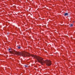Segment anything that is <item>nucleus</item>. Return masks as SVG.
Masks as SVG:
<instances>
[{"mask_svg":"<svg viewBox=\"0 0 75 75\" xmlns=\"http://www.w3.org/2000/svg\"><path fill=\"white\" fill-rule=\"evenodd\" d=\"M25 67L27 68V67H28V65H25Z\"/></svg>","mask_w":75,"mask_h":75,"instance_id":"20e7f679","label":"nucleus"},{"mask_svg":"<svg viewBox=\"0 0 75 75\" xmlns=\"http://www.w3.org/2000/svg\"><path fill=\"white\" fill-rule=\"evenodd\" d=\"M18 49H20V48H21V47H20L18 46Z\"/></svg>","mask_w":75,"mask_h":75,"instance_id":"39448f33","label":"nucleus"},{"mask_svg":"<svg viewBox=\"0 0 75 75\" xmlns=\"http://www.w3.org/2000/svg\"><path fill=\"white\" fill-rule=\"evenodd\" d=\"M73 23H74V21H73Z\"/></svg>","mask_w":75,"mask_h":75,"instance_id":"0eeeda50","label":"nucleus"},{"mask_svg":"<svg viewBox=\"0 0 75 75\" xmlns=\"http://www.w3.org/2000/svg\"><path fill=\"white\" fill-rule=\"evenodd\" d=\"M22 55L23 57H28L29 55L34 57V59H37L39 62H40L42 65H44L45 63L46 64L47 66H50L51 65V61L50 60H44V59L40 57L37 55H34V54H29V53L25 52H19V55Z\"/></svg>","mask_w":75,"mask_h":75,"instance_id":"f257e3e1","label":"nucleus"},{"mask_svg":"<svg viewBox=\"0 0 75 75\" xmlns=\"http://www.w3.org/2000/svg\"><path fill=\"white\" fill-rule=\"evenodd\" d=\"M9 51H10V49H8Z\"/></svg>","mask_w":75,"mask_h":75,"instance_id":"423d86ee","label":"nucleus"},{"mask_svg":"<svg viewBox=\"0 0 75 75\" xmlns=\"http://www.w3.org/2000/svg\"><path fill=\"white\" fill-rule=\"evenodd\" d=\"M65 16H68V13H66L64 14V15Z\"/></svg>","mask_w":75,"mask_h":75,"instance_id":"f03ea898","label":"nucleus"},{"mask_svg":"<svg viewBox=\"0 0 75 75\" xmlns=\"http://www.w3.org/2000/svg\"><path fill=\"white\" fill-rule=\"evenodd\" d=\"M72 26H73V24H71L70 25V27H72Z\"/></svg>","mask_w":75,"mask_h":75,"instance_id":"7ed1b4c3","label":"nucleus"}]
</instances>
